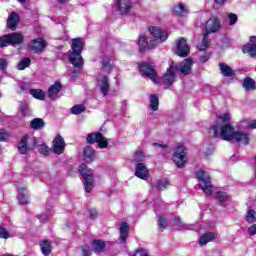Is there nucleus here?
<instances>
[{
  "label": "nucleus",
  "instance_id": "nucleus-36",
  "mask_svg": "<svg viewBox=\"0 0 256 256\" xmlns=\"http://www.w3.org/2000/svg\"><path fill=\"white\" fill-rule=\"evenodd\" d=\"M150 109L152 111H159V96L157 94L150 95Z\"/></svg>",
  "mask_w": 256,
  "mask_h": 256
},
{
  "label": "nucleus",
  "instance_id": "nucleus-7",
  "mask_svg": "<svg viewBox=\"0 0 256 256\" xmlns=\"http://www.w3.org/2000/svg\"><path fill=\"white\" fill-rule=\"evenodd\" d=\"M86 141L90 145L97 143L99 149H107V147H109V139L103 136L101 132L89 133L86 137Z\"/></svg>",
  "mask_w": 256,
  "mask_h": 256
},
{
  "label": "nucleus",
  "instance_id": "nucleus-33",
  "mask_svg": "<svg viewBox=\"0 0 256 256\" xmlns=\"http://www.w3.org/2000/svg\"><path fill=\"white\" fill-rule=\"evenodd\" d=\"M215 239V233L208 232L203 234L199 239V245H207V243H211Z\"/></svg>",
  "mask_w": 256,
  "mask_h": 256
},
{
  "label": "nucleus",
  "instance_id": "nucleus-15",
  "mask_svg": "<svg viewBox=\"0 0 256 256\" xmlns=\"http://www.w3.org/2000/svg\"><path fill=\"white\" fill-rule=\"evenodd\" d=\"M28 141H29V134H25L24 136L21 137L17 149L20 155H27L29 151H33V147L28 146Z\"/></svg>",
  "mask_w": 256,
  "mask_h": 256
},
{
  "label": "nucleus",
  "instance_id": "nucleus-43",
  "mask_svg": "<svg viewBox=\"0 0 256 256\" xmlns=\"http://www.w3.org/2000/svg\"><path fill=\"white\" fill-rule=\"evenodd\" d=\"M19 111L23 115V117H29L31 115V110L29 109V105L26 103H20L19 105Z\"/></svg>",
  "mask_w": 256,
  "mask_h": 256
},
{
  "label": "nucleus",
  "instance_id": "nucleus-13",
  "mask_svg": "<svg viewBox=\"0 0 256 256\" xmlns=\"http://www.w3.org/2000/svg\"><path fill=\"white\" fill-rule=\"evenodd\" d=\"M45 47H47V42L42 37L33 39L31 44L28 45L29 51H33V53H43Z\"/></svg>",
  "mask_w": 256,
  "mask_h": 256
},
{
  "label": "nucleus",
  "instance_id": "nucleus-55",
  "mask_svg": "<svg viewBox=\"0 0 256 256\" xmlns=\"http://www.w3.org/2000/svg\"><path fill=\"white\" fill-rule=\"evenodd\" d=\"M228 19H230L229 25H235V23H237L238 21L237 14L235 13L228 14Z\"/></svg>",
  "mask_w": 256,
  "mask_h": 256
},
{
  "label": "nucleus",
  "instance_id": "nucleus-51",
  "mask_svg": "<svg viewBox=\"0 0 256 256\" xmlns=\"http://www.w3.org/2000/svg\"><path fill=\"white\" fill-rule=\"evenodd\" d=\"M131 256H149V252H147V250L143 248H139L135 250L134 254H132Z\"/></svg>",
  "mask_w": 256,
  "mask_h": 256
},
{
  "label": "nucleus",
  "instance_id": "nucleus-1",
  "mask_svg": "<svg viewBox=\"0 0 256 256\" xmlns=\"http://www.w3.org/2000/svg\"><path fill=\"white\" fill-rule=\"evenodd\" d=\"M209 133H212L214 139H222L223 141H236L241 145H249V134L243 131H235V127L231 124H225L221 127L214 124L210 127Z\"/></svg>",
  "mask_w": 256,
  "mask_h": 256
},
{
  "label": "nucleus",
  "instance_id": "nucleus-27",
  "mask_svg": "<svg viewBox=\"0 0 256 256\" xmlns=\"http://www.w3.org/2000/svg\"><path fill=\"white\" fill-rule=\"evenodd\" d=\"M25 191H27L26 187L18 188V203L19 205H29V198L25 195Z\"/></svg>",
  "mask_w": 256,
  "mask_h": 256
},
{
  "label": "nucleus",
  "instance_id": "nucleus-59",
  "mask_svg": "<svg viewBox=\"0 0 256 256\" xmlns=\"http://www.w3.org/2000/svg\"><path fill=\"white\" fill-rule=\"evenodd\" d=\"M153 147H161L162 149H165V148H167V145H165V144H159V143H157V142H154V143H153Z\"/></svg>",
  "mask_w": 256,
  "mask_h": 256
},
{
  "label": "nucleus",
  "instance_id": "nucleus-4",
  "mask_svg": "<svg viewBox=\"0 0 256 256\" xmlns=\"http://www.w3.org/2000/svg\"><path fill=\"white\" fill-rule=\"evenodd\" d=\"M196 179L202 183V191L206 195H213V184L211 183V176H209V173L203 170H198L195 173Z\"/></svg>",
  "mask_w": 256,
  "mask_h": 256
},
{
  "label": "nucleus",
  "instance_id": "nucleus-47",
  "mask_svg": "<svg viewBox=\"0 0 256 256\" xmlns=\"http://www.w3.org/2000/svg\"><path fill=\"white\" fill-rule=\"evenodd\" d=\"M80 249H81L82 256H91L93 254V251L91 250V246L87 244L81 245Z\"/></svg>",
  "mask_w": 256,
  "mask_h": 256
},
{
  "label": "nucleus",
  "instance_id": "nucleus-45",
  "mask_svg": "<svg viewBox=\"0 0 256 256\" xmlns=\"http://www.w3.org/2000/svg\"><path fill=\"white\" fill-rule=\"evenodd\" d=\"M84 111H85V106H83L81 104L74 105L71 108L72 115H81V113H84Z\"/></svg>",
  "mask_w": 256,
  "mask_h": 256
},
{
  "label": "nucleus",
  "instance_id": "nucleus-32",
  "mask_svg": "<svg viewBox=\"0 0 256 256\" xmlns=\"http://www.w3.org/2000/svg\"><path fill=\"white\" fill-rule=\"evenodd\" d=\"M100 63L102 65V71H105L106 73H111V71H113V65H111V60L109 57L104 56Z\"/></svg>",
  "mask_w": 256,
  "mask_h": 256
},
{
  "label": "nucleus",
  "instance_id": "nucleus-46",
  "mask_svg": "<svg viewBox=\"0 0 256 256\" xmlns=\"http://www.w3.org/2000/svg\"><path fill=\"white\" fill-rule=\"evenodd\" d=\"M245 221H247V223H255V221H256V212L253 209L248 210V213L245 217Z\"/></svg>",
  "mask_w": 256,
  "mask_h": 256
},
{
  "label": "nucleus",
  "instance_id": "nucleus-3",
  "mask_svg": "<svg viewBox=\"0 0 256 256\" xmlns=\"http://www.w3.org/2000/svg\"><path fill=\"white\" fill-rule=\"evenodd\" d=\"M78 171L82 179H84V191L86 193H91V191H93V184L95 183V174H93V170L87 167L86 164H80Z\"/></svg>",
  "mask_w": 256,
  "mask_h": 256
},
{
  "label": "nucleus",
  "instance_id": "nucleus-31",
  "mask_svg": "<svg viewBox=\"0 0 256 256\" xmlns=\"http://www.w3.org/2000/svg\"><path fill=\"white\" fill-rule=\"evenodd\" d=\"M45 127V122L41 118H34L30 122V128L39 131Z\"/></svg>",
  "mask_w": 256,
  "mask_h": 256
},
{
  "label": "nucleus",
  "instance_id": "nucleus-61",
  "mask_svg": "<svg viewBox=\"0 0 256 256\" xmlns=\"http://www.w3.org/2000/svg\"><path fill=\"white\" fill-rule=\"evenodd\" d=\"M250 129H256V120L249 124Z\"/></svg>",
  "mask_w": 256,
  "mask_h": 256
},
{
  "label": "nucleus",
  "instance_id": "nucleus-12",
  "mask_svg": "<svg viewBox=\"0 0 256 256\" xmlns=\"http://www.w3.org/2000/svg\"><path fill=\"white\" fill-rule=\"evenodd\" d=\"M117 11L120 15H129L133 9L132 0H115Z\"/></svg>",
  "mask_w": 256,
  "mask_h": 256
},
{
  "label": "nucleus",
  "instance_id": "nucleus-19",
  "mask_svg": "<svg viewBox=\"0 0 256 256\" xmlns=\"http://www.w3.org/2000/svg\"><path fill=\"white\" fill-rule=\"evenodd\" d=\"M179 71L182 75L187 76L191 75L193 72V59L187 58L180 63Z\"/></svg>",
  "mask_w": 256,
  "mask_h": 256
},
{
  "label": "nucleus",
  "instance_id": "nucleus-14",
  "mask_svg": "<svg viewBox=\"0 0 256 256\" xmlns=\"http://www.w3.org/2000/svg\"><path fill=\"white\" fill-rule=\"evenodd\" d=\"M53 153L63 155L65 153V139L61 134H58L53 140Z\"/></svg>",
  "mask_w": 256,
  "mask_h": 256
},
{
  "label": "nucleus",
  "instance_id": "nucleus-8",
  "mask_svg": "<svg viewBox=\"0 0 256 256\" xmlns=\"http://www.w3.org/2000/svg\"><path fill=\"white\" fill-rule=\"evenodd\" d=\"M172 159L176 166L179 167V169H183L185 167V164L187 163V152H185L184 146H178L174 149V154L172 156Z\"/></svg>",
  "mask_w": 256,
  "mask_h": 256
},
{
  "label": "nucleus",
  "instance_id": "nucleus-17",
  "mask_svg": "<svg viewBox=\"0 0 256 256\" xmlns=\"http://www.w3.org/2000/svg\"><path fill=\"white\" fill-rule=\"evenodd\" d=\"M206 33H217L221 29V21L219 18L209 19L206 22Z\"/></svg>",
  "mask_w": 256,
  "mask_h": 256
},
{
  "label": "nucleus",
  "instance_id": "nucleus-25",
  "mask_svg": "<svg viewBox=\"0 0 256 256\" xmlns=\"http://www.w3.org/2000/svg\"><path fill=\"white\" fill-rule=\"evenodd\" d=\"M61 89H63V85H61V82L56 81L54 84H52L48 89V97L50 99H55L57 95H59Z\"/></svg>",
  "mask_w": 256,
  "mask_h": 256
},
{
  "label": "nucleus",
  "instance_id": "nucleus-23",
  "mask_svg": "<svg viewBox=\"0 0 256 256\" xmlns=\"http://www.w3.org/2000/svg\"><path fill=\"white\" fill-rule=\"evenodd\" d=\"M41 252L45 255H51V252L53 251V243L49 239H44L40 241L39 243Z\"/></svg>",
  "mask_w": 256,
  "mask_h": 256
},
{
  "label": "nucleus",
  "instance_id": "nucleus-18",
  "mask_svg": "<svg viewBox=\"0 0 256 256\" xmlns=\"http://www.w3.org/2000/svg\"><path fill=\"white\" fill-rule=\"evenodd\" d=\"M97 155V151L93 149L91 146H85L83 148V159L85 163L91 165L95 161V157Z\"/></svg>",
  "mask_w": 256,
  "mask_h": 256
},
{
  "label": "nucleus",
  "instance_id": "nucleus-49",
  "mask_svg": "<svg viewBox=\"0 0 256 256\" xmlns=\"http://www.w3.org/2000/svg\"><path fill=\"white\" fill-rule=\"evenodd\" d=\"M11 235H9V231L7 228L0 226V239H9Z\"/></svg>",
  "mask_w": 256,
  "mask_h": 256
},
{
  "label": "nucleus",
  "instance_id": "nucleus-56",
  "mask_svg": "<svg viewBox=\"0 0 256 256\" xmlns=\"http://www.w3.org/2000/svg\"><path fill=\"white\" fill-rule=\"evenodd\" d=\"M9 65V62H7V59L0 58V71H5Z\"/></svg>",
  "mask_w": 256,
  "mask_h": 256
},
{
  "label": "nucleus",
  "instance_id": "nucleus-35",
  "mask_svg": "<svg viewBox=\"0 0 256 256\" xmlns=\"http://www.w3.org/2000/svg\"><path fill=\"white\" fill-rule=\"evenodd\" d=\"M243 87L246 89V91H255L256 89L255 80L249 77L245 78L243 81Z\"/></svg>",
  "mask_w": 256,
  "mask_h": 256
},
{
  "label": "nucleus",
  "instance_id": "nucleus-30",
  "mask_svg": "<svg viewBox=\"0 0 256 256\" xmlns=\"http://www.w3.org/2000/svg\"><path fill=\"white\" fill-rule=\"evenodd\" d=\"M95 253H103L107 244L103 240L95 239L92 241Z\"/></svg>",
  "mask_w": 256,
  "mask_h": 256
},
{
  "label": "nucleus",
  "instance_id": "nucleus-28",
  "mask_svg": "<svg viewBox=\"0 0 256 256\" xmlns=\"http://www.w3.org/2000/svg\"><path fill=\"white\" fill-rule=\"evenodd\" d=\"M173 14L176 15V17H185V15H187V8L180 2L173 7Z\"/></svg>",
  "mask_w": 256,
  "mask_h": 256
},
{
  "label": "nucleus",
  "instance_id": "nucleus-38",
  "mask_svg": "<svg viewBox=\"0 0 256 256\" xmlns=\"http://www.w3.org/2000/svg\"><path fill=\"white\" fill-rule=\"evenodd\" d=\"M158 227L163 232L165 229H167V216L166 215H159L158 216Z\"/></svg>",
  "mask_w": 256,
  "mask_h": 256
},
{
  "label": "nucleus",
  "instance_id": "nucleus-20",
  "mask_svg": "<svg viewBox=\"0 0 256 256\" xmlns=\"http://www.w3.org/2000/svg\"><path fill=\"white\" fill-rule=\"evenodd\" d=\"M135 175L139 179H143L144 181H147V179H149V169L145 167V164L138 163L136 165Z\"/></svg>",
  "mask_w": 256,
  "mask_h": 256
},
{
  "label": "nucleus",
  "instance_id": "nucleus-26",
  "mask_svg": "<svg viewBox=\"0 0 256 256\" xmlns=\"http://www.w3.org/2000/svg\"><path fill=\"white\" fill-rule=\"evenodd\" d=\"M32 143H33V147H37L41 155H45L46 157L50 155L51 148H49V146H47V144L45 143L37 145V137L32 138Z\"/></svg>",
  "mask_w": 256,
  "mask_h": 256
},
{
  "label": "nucleus",
  "instance_id": "nucleus-39",
  "mask_svg": "<svg viewBox=\"0 0 256 256\" xmlns=\"http://www.w3.org/2000/svg\"><path fill=\"white\" fill-rule=\"evenodd\" d=\"M132 161L134 163H143V161H145V154L143 153V151L141 150L135 151L133 154Z\"/></svg>",
  "mask_w": 256,
  "mask_h": 256
},
{
  "label": "nucleus",
  "instance_id": "nucleus-50",
  "mask_svg": "<svg viewBox=\"0 0 256 256\" xmlns=\"http://www.w3.org/2000/svg\"><path fill=\"white\" fill-rule=\"evenodd\" d=\"M218 118L222 120V123H226V125L231 123V115L229 113H224L218 116Z\"/></svg>",
  "mask_w": 256,
  "mask_h": 256
},
{
  "label": "nucleus",
  "instance_id": "nucleus-54",
  "mask_svg": "<svg viewBox=\"0 0 256 256\" xmlns=\"http://www.w3.org/2000/svg\"><path fill=\"white\" fill-rule=\"evenodd\" d=\"M211 59V53L205 52L202 56L199 57L200 63H207Z\"/></svg>",
  "mask_w": 256,
  "mask_h": 256
},
{
  "label": "nucleus",
  "instance_id": "nucleus-6",
  "mask_svg": "<svg viewBox=\"0 0 256 256\" xmlns=\"http://www.w3.org/2000/svg\"><path fill=\"white\" fill-rule=\"evenodd\" d=\"M177 71H179V67L175 62H171L169 67L166 69V72L162 76V83L166 87H171L175 80L177 79Z\"/></svg>",
  "mask_w": 256,
  "mask_h": 256
},
{
  "label": "nucleus",
  "instance_id": "nucleus-48",
  "mask_svg": "<svg viewBox=\"0 0 256 256\" xmlns=\"http://www.w3.org/2000/svg\"><path fill=\"white\" fill-rule=\"evenodd\" d=\"M9 45H11L9 34L0 36V48L9 47Z\"/></svg>",
  "mask_w": 256,
  "mask_h": 256
},
{
  "label": "nucleus",
  "instance_id": "nucleus-52",
  "mask_svg": "<svg viewBox=\"0 0 256 256\" xmlns=\"http://www.w3.org/2000/svg\"><path fill=\"white\" fill-rule=\"evenodd\" d=\"M9 137V132H7L5 129H0V142L7 141Z\"/></svg>",
  "mask_w": 256,
  "mask_h": 256
},
{
  "label": "nucleus",
  "instance_id": "nucleus-34",
  "mask_svg": "<svg viewBox=\"0 0 256 256\" xmlns=\"http://www.w3.org/2000/svg\"><path fill=\"white\" fill-rule=\"evenodd\" d=\"M242 51L243 53H249L250 57H256V43L245 44Z\"/></svg>",
  "mask_w": 256,
  "mask_h": 256
},
{
  "label": "nucleus",
  "instance_id": "nucleus-22",
  "mask_svg": "<svg viewBox=\"0 0 256 256\" xmlns=\"http://www.w3.org/2000/svg\"><path fill=\"white\" fill-rule=\"evenodd\" d=\"M98 85L103 97H107L111 89V85L109 84V76L104 75Z\"/></svg>",
  "mask_w": 256,
  "mask_h": 256
},
{
  "label": "nucleus",
  "instance_id": "nucleus-16",
  "mask_svg": "<svg viewBox=\"0 0 256 256\" xmlns=\"http://www.w3.org/2000/svg\"><path fill=\"white\" fill-rule=\"evenodd\" d=\"M20 21H21V17L19 16V13L15 11L11 12L7 20L8 29H10V31H16L17 27H19Z\"/></svg>",
  "mask_w": 256,
  "mask_h": 256
},
{
  "label": "nucleus",
  "instance_id": "nucleus-37",
  "mask_svg": "<svg viewBox=\"0 0 256 256\" xmlns=\"http://www.w3.org/2000/svg\"><path fill=\"white\" fill-rule=\"evenodd\" d=\"M29 65H31V58L24 57L17 64V69H18V71H25V69H27V67H29Z\"/></svg>",
  "mask_w": 256,
  "mask_h": 256
},
{
  "label": "nucleus",
  "instance_id": "nucleus-42",
  "mask_svg": "<svg viewBox=\"0 0 256 256\" xmlns=\"http://www.w3.org/2000/svg\"><path fill=\"white\" fill-rule=\"evenodd\" d=\"M209 34L206 32L203 36L202 42L198 45L200 51H205L209 48Z\"/></svg>",
  "mask_w": 256,
  "mask_h": 256
},
{
  "label": "nucleus",
  "instance_id": "nucleus-29",
  "mask_svg": "<svg viewBox=\"0 0 256 256\" xmlns=\"http://www.w3.org/2000/svg\"><path fill=\"white\" fill-rule=\"evenodd\" d=\"M219 68L224 77H233L235 75V70L225 63H220Z\"/></svg>",
  "mask_w": 256,
  "mask_h": 256
},
{
  "label": "nucleus",
  "instance_id": "nucleus-60",
  "mask_svg": "<svg viewBox=\"0 0 256 256\" xmlns=\"http://www.w3.org/2000/svg\"><path fill=\"white\" fill-rule=\"evenodd\" d=\"M227 0H214L216 5H225Z\"/></svg>",
  "mask_w": 256,
  "mask_h": 256
},
{
  "label": "nucleus",
  "instance_id": "nucleus-53",
  "mask_svg": "<svg viewBox=\"0 0 256 256\" xmlns=\"http://www.w3.org/2000/svg\"><path fill=\"white\" fill-rule=\"evenodd\" d=\"M88 213H89L88 214L89 219H92V220L96 219L99 216V211H97V209L95 208L90 209Z\"/></svg>",
  "mask_w": 256,
  "mask_h": 256
},
{
  "label": "nucleus",
  "instance_id": "nucleus-44",
  "mask_svg": "<svg viewBox=\"0 0 256 256\" xmlns=\"http://www.w3.org/2000/svg\"><path fill=\"white\" fill-rule=\"evenodd\" d=\"M216 199L218 201V203H225V201H228L229 199V194H227V192H223V191H218L216 192Z\"/></svg>",
  "mask_w": 256,
  "mask_h": 256
},
{
  "label": "nucleus",
  "instance_id": "nucleus-24",
  "mask_svg": "<svg viewBox=\"0 0 256 256\" xmlns=\"http://www.w3.org/2000/svg\"><path fill=\"white\" fill-rule=\"evenodd\" d=\"M131 233V228L127 222H122L120 224V241L121 243H127V237Z\"/></svg>",
  "mask_w": 256,
  "mask_h": 256
},
{
  "label": "nucleus",
  "instance_id": "nucleus-41",
  "mask_svg": "<svg viewBox=\"0 0 256 256\" xmlns=\"http://www.w3.org/2000/svg\"><path fill=\"white\" fill-rule=\"evenodd\" d=\"M170 185L171 183L169 182V180L161 179L157 181L156 189H158V191H165V189H167V187H169Z\"/></svg>",
  "mask_w": 256,
  "mask_h": 256
},
{
  "label": "nucleus",
  "instance_id": "nucleus-64",
  "mask_svg": "<svg viewBox=\"0 0 256 256\" xmlns=\"http://www.w3.org/2000/svg\"><path fill=\"white\" fill-rule=\"evenodd\" d=\"M17 1H18V3H21L22 5L27 3V0H17Z\"/></svg>",
  "mask_w": 256,
  "mask_h": 256
},
{
  "label": "nucleus",
  "instance_id": "nucleus-63",
  "mask_svg": "<svg viewBox=\"0 0 256 256\" xmlns=\"http://www.w3.org/2000/svg\"><path fill=\"white\" fill-rule=\"evenodd\" d=\"M58 3H60V5H63L64 3H67V0H58Z\"/></svg>",
  "mask_w": 256,
  "mask_h": 256
},
{
  "label": "nucleus",
  "instance_id": "nucleus-2",
  "mask_svg": "<svg viewBox=\"0 0 256 256\" xmlns=\"http://www.w3.org/2000/svg\"><path fill=\"white\" fill-rule=\"evenodd\" d=\"M85 47V42L83 38L72 39L71 49L72 52L69 54L68 59L74 67H83V49Z\"/></svg>",
  "mask_w": 256,
  "mask_h": 256
},
{
  "label": "nucleus",
  "instance_id": "nucleus-57",
  "mask_svg": "<svg viewBox=\"0 0 256 256\" xmlns=\"http://www.w3.org/2000/svg\"><path fill=\"white\" fill-rule=\"evenodd\" d=\"M249 235H256V224H253L248 228Z\"/></svg>",
  "mask_w": 256,
  "mask_h": 256
},
{
  "label": "nucleus",
  "instance_id": "nucleus-10",
  "mask_svg": "<svg viewBox=\"0 0 256 256\" xmlns=\"http://www.w3.org/2000/svg\"><path fill=\"white\" fill-rule=\"evenodd\" d=\"M174 53L178 55V57H187V55L191 53V48L189 47V44H187V40L185 38L180 37L176 41Z\"/></svg>",
  "mask_w": 256,
  "mask_h": 256
},
{
  "label": "nucleus",
  "instance_id": "nucleus-5",
  "mask_svg": "<svg viewBox=\"0 0 256 256\" xmlns=\"http://www.w3.org/2000/svg\"><path fill=\"white\" fill-rule=\"evenodd\" d=\"M138 71L141 73L142 77H147L154 83L157 82V70H155V66L151 62H141L138 63Z\"/></svg>",
  "mask_w": 256,
  "mask_h": 256
},
{
  "label": "nucleus",
  "instance_id": "nucleus-21",
  "mask_svg": "<svg viewBox=\"0 0 256 256\" xmlns=\"http://www.w3.org/2000/svg\"><path fill=\"white\" fill-rule=\"evenodd\" d=\"M8 37L10 39V45H12L13 47L17 45H22V43L25 42V36H23V34L19 32L9 33Z\"/></svg>",
  "mask_w": 256,
  "mask_h": 256
},
{
  "label": "nucleus",
  "instance_id": "nucleus-40",
  "mask_svg": "<svg viewBox=\"0 0 256 256\" xmlns=\"http://www.w3.org/2000/svg\"><path fill=\"white\" fill-rule=\"evenodd\" d=\"M30 93L34 99H38L39 101H45V93L42 92V90L39 89H31Z\"/></svg>",
  "mask_w": 256,
  "mask_h": 256
},
{
  "label": "nucleus",
  "instance_id": "nucleus-9",
  "mask_svg": "<svg viewBox=\"0 0 256 256\" xmlns=\"http://www.w3.org/2000/svg\"><path fill=\"white\" fill-rule=\"evenodd\" d=\"M150 35L153 37L156 45L157 43H165L169 39V33L166 30L157 26H151L148 28Z\"/></svg>",
  "mask_w": 256,
  "mask_h": 256
},
{
  "label": "nucleus",
  "instance_id": "nucleus-62",
  "mask_svg": "<svg viewBox=\"0 0 256 256\" xmlns=\"http://www.w3.org/2000/svg\"><path fill=\"white\" fill-rule=\"evenodd\" d=\"M250 43H256V36H251L249 38Z\"/></svg>",
  "mask_w": 256,
  "mask_h": 256
},
{
  "label": "nucleus",
  "instance_id": "nucleus-58",
  "mask_svg": "<svg viewBox=\"0 0 256 256\" xmlns=\"http://www.w3.org/2000/svg\"><path fill=\"white\" fill-rule=\"evenodd\" d=\"M173 221H174V225H176L177 227H181V218L175 216Z\"/></svg>",
  "mask_w": 256,
  "mask_h": 256
},
{
  "label": "nucleus",
  "instance_id": "nucleus-11",
  "mask_svg": "<svg viewBox=\"0 0 256 256\" xmlns=\"http://www.w3.org/2000/svg\"><path fill=\"white\" fill-rule=\"evenodd\" d=\"M137 45L140 53H145V51H151V49H155L157 47V43L154 40H150L148 42L147 35L141 34L138 37Z\"/></svg>",
  "mask_w": 256,
  "mask_h": 256
}]
</instances>
